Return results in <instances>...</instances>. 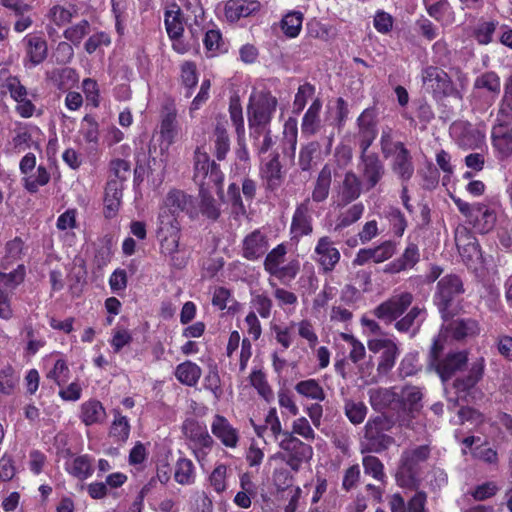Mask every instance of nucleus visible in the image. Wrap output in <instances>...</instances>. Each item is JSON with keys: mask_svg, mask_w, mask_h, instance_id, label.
Segmentation results:
<instances>
[{"mask_svg": "<svg viewBox=\"0 0 512 512\" xmlns=\"http://www.w3.org/2000/svg\"><path fill=\"white\" fill-rule=\"evenodd\" d=\"M413 300V294L408 291L393 294L376 306L373 314L386 324L395 322L394 327L400 333H408L414 326L418 330L425 320L426 309L418 305L411 307Z\"/></svg>", "mask_w": 512, "mask_h": 512, "instance_id": "obj_1", "label": "nucleus"}, {"mask_svg": "<svg viewBox=\"0 0 512 512\" xmlns=\"http://www.w3.org/2000/svg\"><path fill=\"white\" fill-rule=\"evenodd\" d=\"M278 106V99L268 90L253 92L247 105L249 134L258 136L271 126Z\"/></svg>", "mask_w": 512, "mask_h": 512, "instance_id": "obj_2", "label": "nucleus"}, {"mask_svg": "<svg viewBox=\"0 0 512 512\" xmlns=\"http://www.w3.org/2000/svg\"><path fill=\"white\" fill-rule=\"evenodd\" d=\"M431 454L429 445H420L402 452L395 473L396 484L404 489H417L420 485L421 464Z\"/></svg>", "mask_w": 512, "mask_h": 512, "instance_id": "obj_3", "label": "nucleus"}, {"mask_svg": "<svg viewBox=\"0 0 512 512\" xmlns=\"http://www.w3.org/2000/svg\"><path fill=\"white\" fill-rule=\"evenodd\" d=\"M422 87L436 102L445 99H462V93L458 89L452 77L442 68L436 65H427L421 70Z\"/></svg>", "mask_w": 512, "mask_h": 512, "instance_id": "obj_4", "label": "nucleus"}, {"mask_svg": "<svg viewBox=\"0 0 512 512\" xmlns=\"http://www.w3.org/2000/svg\"><path fill=\"white\" fill-rule=\"evenodd\" d=\"M464 292L463 281L456 274H447L438 281L433 299L445 321L458 313Z\"/></svg>", "mask_w": 512, "mask_h": 512, "instance_id": "obj_5", "label": "nucleus"}, {"mask_svg": "<svg viewBox=\"0 0 512 512\" xmlns=\"http://www.w3.org/2000/svg\"><path fill=\"white\" fill-rule=\"evenodd\" d=\"M380 147L384 158H392L391 169L403 182H408L414 174L412 155L402 141H393L390 132L383 131L380 137Z\"/></svg>", "mask_w": 512, "mask_h": 512, "instance_id": "obj_6", "label": "nucleus"}, {"mask_svg": "<svg viewBox=\"0 0 512 512\" xmlns=\"http://www.w3.org/2000/svg\"><path fill=\"white\" fill-rule=\"evenodd\" d=\"M193 162V181L198 185L199 191L216 189L217 193H223L225 176L220 165L211 160L209 154L199 147L194 151Z\"/></svg>", "mask_w": 512, "mask_h": 512, "instance_id": "obj_7", "label": "nucleus"}, {"mask_svg": "<svg viewBox=\"0 0 512 512\" xmlns=\"http://www.w3.org/2000/svg\"><path fill=\"white\" fill-rule=\"evenodd\" d=\"M180 236V223L176 217L169 212H160L156 229L160 252L165 256H170L172 265L176 268L185 266L183 262L178 263V258L175 256L179 250Z\"/></svg>", "mask_w": 512, "mask_h": 512, "instance_id": "obj_8", "label": "nucleus"}, {"mask_svg": "<svg viewBox=\"0 0 512 512\" xmlns=\"http://www.w3.org/2000/svg\"><path fill=\"white\" fill-rule=\"evenodd\" d=\"M287 255V245L280 243L265 254L263 267L266 273L271 277H275L282 284H289L299 274L301 263L298 257L290 259L286 264L285 257Z\"/></svg>", "mask_w": 512, "mask_h": 512, "instance_id": "obj_9", "label": "nucleus"}, {"mask_svg": "<svg viewBox=\"0 0 512 512\" xmlns=\"http://www.w3.org/2000/svg\"><path fill=\"white\" fill-rule=\"evenodd\" d=\"M390 423L385 416L378 415L368 419L364 426L363 438L360 442L361 453H382L394 442L386 432Z\"/></svg>", "mask_w": 512, "mask_h": 512, "instance_id": "obj_10", "label": "nucleus"}, {"mask_svg": "<svg viewBox=\"0 0 512 512\" xmlns=\"http://www.w3.org/2000/svg\"><path fill=\"white\" fill-rule=\"evenodd\" d=\"M279 447L283 450V453L279 454V458L294 472H298L302 464L309 462L313 456L312 446L304 443L289 431L283 433Z\"/></svg>", "mask_w": 512, "mask_h": 512, "instance_id": "obj_11", "label": "nucleus"}, {"mask_svg": "<svg viewBox=\"0 0 512 512\" xmlns=\"http://www.w3.org/2000/svg\"><path fill=\"white\" fill-rule=\"evenodd\" d=\"M36 164L37 158L33 152L26 153L19 162V171L23 176L22 185L31 194L37 193L40 187L47 185L51 180L47 168L42 164Z\"/></svg>", "mask_w": 512, "mask_h": 512, "instance_id": "obj_12", "label": "nucleus"}, {"mask_svg": "<svg viewBox=\"0 0 512 512\" xmlns=\"http://www.w3.org/2000/svg\"><path fill=\"white\" fill-rule=\"evenodd\" d=\"M491 144L499 161L512 157V117L496 115L491 129Z\"/></svg>", "mask_w": 512, "mask_h": 512, "instance_id": "obj_13", "label": "nucleus"}, {"mask_svg": "<svg viewBox=\"0 0 512 512\" xmlns=\"http://www.w3.org/2000/svg\"><path fill=\"white\" fill-rule=\"evenodd\" d=\"M281 147L277 148L274 153H269L266 156L260 157L261 164L259 175L264 183L267 191H277L285 180V171L280 161Z\"/></svg>", "mask_w": 512, "mask_h": 512, "instance_id": "obj_14", "label": "nucleus"}, {"mask_svg": "<svg viewBox=\"0 0 512 512\" xmlns=\"http://www.w3.org/2000/svg\"><path fill=\"white\" fill-rule=\"evenodd\" d=\"M358 169L365 191H370L379 185L385 176V165L376 153L361 151Z\"/></svg>", "mask_w": 512, "mask_h": 512, "instance_id": "obj_15", "label": "nucleus"}, {"mask_svg": "<svg viewBox=\"0 0 512 512\" xmlns=\"http://www.w3.org/2000/svg\"><path fill=\"white\" fill-rule=\"evenodd\" d=\"M368 349L373 353H381L377 363L378 376H387L400 355L398 345L389 338H375L368 340Z\"/></svg>", "mask_w": 512, "mask_h": 512, "instance_id": "obj_16", "label": "nucleus"}, {"mask_svg": "<svg viewBox=\"0 0 512 512\" xmlns=\"http://www.w3.org/2000/svg\"><path fill=\"white\" fill-rule=\"evenodd\" d=\"M257 183L250 177L242 180L241 188L236 183H230L227 189L228 202L231 205L232 212L236 215H245L246 207L243 198L248 204H251L256 196Z\"/></svg>", "mask_w": 512, "mask_h": 512, "instance_id": "obj_17", "label": "nucleus"}, {"mask_svg": "<svg viewBox=\"0 0 512 512\" xmlns=\"http://www.w3.org/2000/svg\"><path fill=\"white\" fill-rule=\"evenodd\" d=\"M322 274L334 271L341 259V254L330 236H322L317 240L313 254Z\"/></svg>", "mask_w": 512, "mask_h": 512, "instance_id": "obj_18", "label": "nucleus"}, {"mask_svg": "<svg viewBox=\"0 0 512 512\" xmlns=\"http://www.w3.org/2000/svg\"><path fill=\"white\" fill-rule=\"evenodd\" d=\"M451 135L463 150H474L485 143V133L469 121H457L451 125Z\"/></svg>", "mask_w": 512, "mask_h": 512, "instance_id": "obj_19", "label": "nucleus"}, {"mask_svg": "<svg viewBox=\"0 0 512 512\" xmlns=\"http://www.w3.org/2000/svg\"><path fill=\"white\" fill-rule=\"evenodd\" d=\"M356 124L360 150L367 152L378 135L376 107L365 108L358 116Z\"/></svg>", "mask_w": 512, "mask_h": 512, "instance_id": "obj_20", "label": "nucleus"}, {"mask_svg": "<svg viewBox=\"0 0 512 512\" xmlns=\"http://www.w3.org/2000/svg\"><path fill=\"white\" fill-rule=\"evenodd\" d=\"M292 239L299 240L313 233V206L310 198L297 204L290 224Z\"/></svg>", "mask_w": 512, "mask_h": 512, "instance_id": "obj_21", "label": "nucleus"}, {"mask_svg": "<svg viewBox=\"0 0 512 512\" xmlns=\"http://www.w3.org/2000/svg\"><path fill=\"white\" fill-rule=\"evenodd\" d=\"M421 260V253L417 243L407 240L406 246L399 257L385 265L386 274L396 275L414 269Z\"/></svg>", "mask_w": 512, "mask_h": 512, "instance_id": "obj_22", "label": "nucleus"}, {"mask_svg": "<svg viewBox=\"0 0 512 512\" xmlns=\"http://www.w3.org/2000/svg\"><path fill=\"white\" fill-rule=\"evenodd\" d=\"M268 248V236L260 229H255L243 238L241 256L248 261H257L266 254Z\"/></svg>", "mask_w": 512, "mask_h": 512, "instance_id": "obj_23", "label": "nucleus"}, {"mask_svg": "<svg viewBox=\"0 0 512 512\" xmlns=\"http://www.w3.org/2000/svg\"><path fill=\"white\" fill-rule=\"evenodd\" d=\"M364 185L360 177L352 170L345 172L341 182H339L336 192L338 206H347L356 201L362 194Z\"/></svg>", "mask_w": 512, "mask_h": 512, "instance_id": "obj_24", "label": "nucleus"}, {"mask_svg": "<svg viewBox=\"0 0 512 512\" xmlns=\"http://www.w3.org/2000/svg\"><path fill=\"white\" fill-rule=\"evenodd\" d=\"M427 493L417 490L406 503L400 493H394L389 497L388 505L391 512H429L426 508Z\"/></svg>", "mask_w": 512, "mask_h": 512, "instance_id": "obj_25", "label": "nucleus"}, {"mask_svg": "<svg viewBox=\"0 0 512 512\" xmlns=\"http://www.w3.org/2000/svg\"><path fill=\"white\" fill-rule=\"evenodd\" d=\"M25 58L32 66L45 61L48 55V44L42 33H29L23 38Z\"/></svg>", "mask_w": 512, "mask_h": 512, "instance_id": "obj_26", "label": "nucleus"}, {"mask_svg": "<svg viewBox=\"0 0 512 512\" xmlns=\"http://www.w3.org/2000/svg\"><path fill=\"white\" fill-rule=\"evenodd\" d=\"M227 121H217L209 136L210 150L218 161H224L230 152V136Z\"/></svg>", "mask_w": 512, "mask_h": 512, "instance_id": "obj_27", "label": "nucleus"}, {"mask_svg": "<svg viewBox=\"0 0 512 512\" xmlns=\"http://www.w3.org/2000/svg\"><path fill=\"white\" fill-rule=\"evenodd\" d=\"M212 434L227 448H236L240 435L238 429L233 427L226 417L216 414L211 423Z\"/></svg>", "mask_w": 512, "mask_h": 512, "instance_id": "obj_28", "label": "nucleus"}, {"mask_svg": "<svg viewBox=\"0 0 512 512\" xmlns=\"http://www.w3.org/2000/svg\"><path fill=\"white\" fill-rule=\"evenodd\" d=\"M64 470L71 477L85 481L92 477L95 471V458L90 454L76 455L71 460L65 461Z\"/></svg>", "mask_w": 512, "mask_h": 512, "instance_id": "obj_29", "label": "nucleus"}, {"mask_svg": "<svg viewBox=\"0 0 512 512\" xmlns=\"http://www.w3.org/2000/svg\"><path fill=\"white\" fill-rule=\"evenodd\" d=\"M165 207L160 212H169L176 218L180 212L192 214L195 210L194 199L179 189H172L165 198Z\"/></svg>", "mask_w": 512, "mask_h": 512, "instance_id": "obj_30", "label": "nucleus"}, {"mask_svg": "<svg viewBox=\"0 0 512 512\" xmlns=\"http://www.w3.org/2000/svg\"><path fill=\"white\" fill-rule=\"evenodd\" d=\"M124 186L118 180H108L105 186L103 199V215L106 219L117 216L123 196Z\"/></svg>", "mask_w": 512, "mask_h": 512, "instance_id": "obj_31", "label": "nucleus"}, {"mask_svg": "<svg viewBox=\"0 0 512 512\" xmlns=\"http://www.w3.org/2000/svg\"><path fill=\"white\" fill-rule=\"evenodd\" d=\"M260 8L261 3L258 0H228L225 3L224 14L227 21L234 23L257 13Z\"/></svg>", "mask_w": 512, "mask_h": 512, "instance_id": "obj_32", "label": "nucleus"}, {"mask_svg": "<svg viewBox=\"0 0 512 512\" xmlns=\"http://www.w3.org/2000/svg\"><path fill=\"white\" fill-rule=\"evenodd\" d=\"M467 353L463 351L448 353L433 365L442 381L449 380L457 371L467 363Z\"/></svg>", "mask_w": 512, "mask_h": 512, "instance_id": "obj_33", "label": "nucleus"}, {"mask_svg": "<svg viewBox=\"0 0 512 512\" xmlns=\"http://www.w3.org/2000/svg\"><path fill=\"white\" fill-rule=\"evenodd\" d=\"M496 219L495 209L484 203H475L473 214L468 222L477 232L485 234L494 228Z\"/></svg>", "mask_w": 512, "mask_h": 512, "instance_id": "obj_34", "label": "nucleus"}, {"mask_svg": "<svg viewBox=\"0 0 512 512\" xmlns=\"http://www.w3.org/2000/svg\"><path fill=\"white\" fill-rule=\"evenodd\" d=\"M0 96H10L13 101H19L22 97L28 96L26 86L7 68L0 69Z\"/></svg>", "mask_w": 512, "mask_h": 512, "instance_id": "obj_35", "label": "nucleus"}, {"mask_svg": "<svg viewBox=\"0 0 512 512\" xmlns=\"http://www.w3.org/2000/svg\"><path fill=\"white\" fill-rule=\"evenodd\" d=\"M448 330L456 341L477 337L481 332L480 323L474 318H457L450 322Z\"/></svg>", "mask_w": 512, "mask_h": 512, "instance_id": "obj_36", "label": "nucleus"}, {"mask_svg": "<svg viewBox=\"0 0 512 512\" xmlns=\"http://www.w3.org/2000/svg\"><path fill=\"white\" fill-rule=\"evenodd\" d=\"M77 13L78 8L75 4L62 5L56 2L49 7L45 16L49 24L61 28L70 24Z\"/></svg>", "mask_w": 512, "mask_h": 512, "instance_id": "obj_37", "label": "nucleus"}, {"mask_svg": "<svg viewBox=\"0 0 512 512\" xmlns=\"http://www.w3.org/2000/svg\"><path fill=\"white\" fill-rule=\"evenodd\" d=\"M107 417L103 404L97 399H89L80 406L79 419L86 426L102 424Z\"/></svg>", "mask_w": 512, "mask_h": 512, "instance_id": "obj_38", "label": "nucleus"}, {"mask_svg": "<svg viewBox=\"0 0 512 512\" xmlns=\"http://www.w3.org/2000/svg\"><path fill=\"white\" fill-rule=\"evenodd\" d=\"M164 25L169 38L183 36L185 21L181 8L176 3L166 6L164 11Z\"/></svg>", "mask_w": 512, "mask_h": 512, "instance_id": "obj_39", "label": "nucleus"}, {"mask_svg": "<svg viewBox=\"0 0 512 512\" xmlns=\"http://www.w3.org/2000/svg\"><path fill=\"white\" fill-rule=\"evenodd\" d=\"M427 14L439 23H452L455 12L449 0H423Z\"/></svg>", "mask_w": 512, "mask_h": 512, "instance_id": "obj_40", "label": "nucleus"}, {"mask_svg": "<svg viewBox=\"0 0 512 512\" xmlns=\"http://www.w3.org/2000/svg\"><path fill=\"white\" fill-rule=\"evenodd\" d=\"M332 183V168L329 164H325L319 171L312 189L311 203H322L327 200Z\"/></svg>", "mask_w": 512, "mask_h": 512, "instance_id": "obj_41", "label": "nucleus"}, {"mask_svg": "<svg viewBox=\"0 0 512 512\" xmlns=\"http://www.w3.org/2000/svg\"><path fill=\"white\" fill-rule=\"evenodd\" d=\"M174 481L182 486L194 485L197 479V471L194 462L186 456H180L173 471Z\"/></svg>", "mask_w": 512, "mask_h": 512, "instance_id": "obj_42", "label": "nucleus"}, {"mask_svg": "<svg viewBox=\"0 0 512 512\" xmlns=\"http://www.w3.org/2000/svg\"><path fill=\"white\" fill-rule=\"evenodd\" d=\"M473 89L482 91L492 98H497L501 92V78L495 71H484L475 77Z\"/></svg>", "mask_w": 512, "mask_h": 512, "instance_id": "obj_43", "label": "nucleus"}, {"mask_svg": "<svg viewBox=\"0 0 512 512\" xmlns=\"http://www.w3.org/2000/svg\"><path fill=\"white\" fill-rule=\"evenodd\" d=\"M177 110L173 104H166L163 107L160 135L168 144H172L177 136Z\"/></svg>", "mask_w": 512, "mask_h": 512, "instance_id": "obj_44", "label": "nucleus"}, {"mask_svg": "<svg viewBox=\"0 0 512 512\" xmlns=\"http://www.w3.org/2000/svg\"><path fill=\"white\" fill-rule=\"evenodd\" d=\"M322 101L315 98L305 112L301 121V132L304 136L315 135L320 129V112Z\"/></svg>", "mask_w": 512, "mask_h": 512, "instance_id": "obj_45", "label": "nucleus"}, {"mask_svg": "<svg viewBox=\"0 0 512 512\" xmlns=\"http://www.w3.org/2000/svg\"><path fill=\"white\" fill-rule=\"evenodd\" d=\"M174 374L181 384L195 387L202 376V369L196 363L186 360L176 366Z\"/></svg>", "mask_w": 512, "mask_h": 512, "instance_id": "obj_46", "label": "nucleus"}, {"mask_svg": "<svg viewBox=\"0 0 512 512\" xmlns=\"http://www.w3.org/2000/svg\"><path fill=\"white\" fill-rule=\"evenodd\" d=\"M47 79L59 90H67L78 82V73L74 68H55L47 73Z\"/></svg>", "mask_w": 512, "mask_h": 512, "instance_id": "obj_47", "label": "nucleus"}, {"mask_svg": "<svg viewBox=\"0 0 512 512\" xmlns=\"http://www.w3.org/2000/svg\"><path fill=\"white\" fill-rule=\"evenodd\" d=\"M187 438L199 448L211 449L214 440L208 433L205 426L200 425L196 421H192L184 426Z\"/></svg>", "mask_w": 512, "mask_h": 512, "instance_id": "obj_48", "label": "nucleus"}, {"mask_svg": "<svg viewBox=\"0 0 512 512\" xmlns=\"http://www.w3.org/2000/svg\"><path fill=\"white\" fill-rule=\"evenodd\" d=\"M284 137L282 141L281 152L282 155L288 157L289 159H294L296 153L297 146V138H298V126L296 119L289 118L285 124L283 129Z\"/></svg>", "mask_w": 512, "mask_h": 512, "instance_id": "obj_49", "label": "nucleus"}, {"mask_svg": "<svg viewBox=\"0 0 512 512\" xmlns=\"http://www.w3.org/2000/svg\"><path fill=\"white\" fill-rule=\"evenodd\" d=\"M500 22L497 19L481 20L474 29L473 36L479 45H489L494 41V34L500 31Z\"/></svg>", "mask_w": 512, "mask_h": 512, "instance_id": "obj_50", "label": "nucleus"}, {"mask_svg": "<svg viewBox=\"0 0 512 512\" xmlns=\"http://www.w3.org/2000/svg\"><path fill=\"white\" fill-rule=\"evenodd\" d=\"M250 306L251 312H256L262 319H268L272 315L273 301L265 291H252Z\"/></svg>", "mask_w": 512, "mask_h": 512, "instance_id": "obj_51", "label": "nucleus"}, {"mask_svg": "<svg viewBox=\"0 0 512 512\" xmlns=\"http://www.w3.org/2000/svg\"><path fill=\"white\" fill-rule=\"evenodd\" d=\"M320 144L318 141H310L301 146L298 156V165L301 171L309 172L314 160L320 155Z\"/></svg>", "mask_w": 512, "mask_h": 512, "instance_id": "obj_52", "label": "nucleus"}, {"mask_svg": "<svg viewBox=\"0 0 512 512\" xmlns=\"http://www.w3.org/2000/svg\"><path fill=\"white\" fill-rule=\"evenodd\" d=\"M110 436L117 443H124L130 435V423L126 416L122 415L118 410L114 412V419L111 423Z\"/></svg>", "mask_w": 512, "mask_h": 512, "instance_id": "obj_53", "label": "nucleus"}, {"mask_svg": "<svg viewBox=\"0 0 512 512\" xmlns=\"http://www.w3.org/2000/svg\"><path fill=\"white\" fill-rule=\"evenodd\" d=\"M90 31V22L87 19H82L78 23L68 26L63 31V37L75 47H79L83 39L89 35Z\"/></svg>", "mask_w": 512, "mask_h": 512, "instance_id": "obj_54", "label": "nucleus"}, {"mask_svg": "<svg viewBox=\"0 0 512 512\" xmlns=\"http://www.w3.org/2000/svg\"><path fill=\"white\" fill-rule=\"evenodd\" d=\"M227 476L228 466L224 463L216 464L208 476L209 486L218 495L223 494L228 488Z\"/></svg>", "mask_w": 512, "mask_h": 512, "instance_id": "obj_55", "label": "nucleus"}, {"mask_svg": "<svg viewBox=\"0 0 512 512\" xmlns=\"http://www.w3.org/2000/svg\"><path fill=\"white\" fill-rule=\"evenodd\" d=\"M295 391L308 399L323 401L325 392L319 382L315 379L301 380L295 385Z\"/></svg>", "mask_w": 512, "mask_h": 512, "instance_id": "obj_56", "label": "nucleus"}, {"mask_svg": "<svg viewBox=\"0 0 512 512\" xmlns=\"http://www.w3.org/2000/svg\"><path fill=\"white\" fill-rule=\"evenodd\" d=\"M364 211L365 206L362 202L352 204L346 210L340 212L336 229H344L353 225L362 218Z\"/></svg>", "mask_w": 512, "mask_h": 512, "instance_id": "obj_57", "label": "nucleus"}, {"mask_svg": "<svg viewBox=\"0 0 512 512\" xmlns=\"http://www.w3.org/2000/svg\"><path fill=\"white\" fill-rule=\"evenodd\" d=\"M303 14L299 11L287 13L281 20V29L288 38H296L302 29Z\"/></svg>", "mask_w": 512, "mask_h": 512, "instance_id": "obj_58", "label": "nucleus"}, {"mask_svg": "<svg viewBox=\"0 0 512 512\" xmlns=\"http://www.w3.org/2000/svg\"><path fill=\"white\" fill-rule=\"evenodd\" d=\"M203 44L206 50V54L209 57H213L225 50V43L222 37V33L219 29L207 30L204 34Z\"/></svg>", "mask_w": 512, "mask_h": 512, "instance_id": "obj_59", "label": "nucleus"}, {"mask_svg": "<svg viewBox=\"0 0 512 512\" xmlns=\"http://www.w3.org/2000/svg\"><path fill=\"white\" fill-rule=\"evenodd\" d=\"M181 81L186 88L185 97L189 98L192 96L194 88L198 83V73L196 64L193 61H185L181 65Z\"/></svg>", "mask_w": 512, "mask_h": 512, "instance_id": "obj_60", "label": "nucleus"}, {"mask_svg": "<svg viewBox=\"0 0 512 512\" xmlns=\"http://www.w3.org/2000/svg\"><path fill=\"white\" fill-rule=\"evenodd\" d=\"M385 218L389 222L392 233L396 237H402L408 226L407 219L402 211L397 207H390L385 212Z\"/></svg>", "mask_w": 512, "mask_h": 512, "instance_id": "obj_61", "label": "nucleus"}, {"mask_svg": "<svg viewBox=\"0 0 512 512\" xmlns=\"http://www.w3.org/2000/svg\"><path fill=\"white\" fill-rule=\"evenodd\" d=\"M362 465L366 475L385 483L387 477L384 471V464L378 457L373 455L364 456L362 458Z\"/></svg>", "mask_w": 512, "mask_h": 512, "instance_id": "obj_62", "label": "nucleus"}, {"mask_svg": "<svg viewBox=\"0 0 512 512\" xmlns=\"http://www.w3.org/2000/svg\"><path fill=\"white\" fill-rule=\"evenodd\" d=\"M200 201V212L203 216L210 220L216 221L220 217V208L216 203V200L211 194V191H199Z\"/></svg>", "mask_w": 512, "mask_h": 512, "instance_id": "obj_63", "label": "nucleus"}, {"mask_svg": "<svg viewBox=\"0 0 512 512\" xmlns=\"http://www.w3.org/2000/svg\"><path fill=\"white\" fill-rule=\"evenodd\" d=\"M496 115L512 117V75L504 81L503 95L498 103Z\"/></svg>", "mask_w": 512, "mask_h": 512, "instance_id": "obj_64", "label": "nucleus"}]
</instances>
